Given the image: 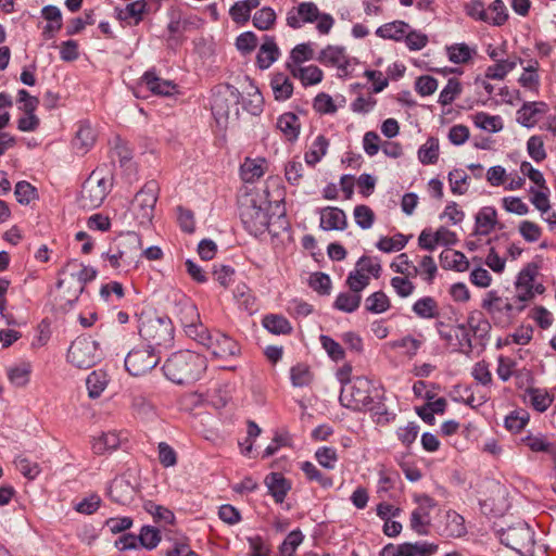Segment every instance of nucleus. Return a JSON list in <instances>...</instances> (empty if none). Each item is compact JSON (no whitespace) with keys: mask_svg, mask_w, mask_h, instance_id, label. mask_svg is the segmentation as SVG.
I'll use <instances>...</instances> for the list:
<instances>
[{"mask_svg":"<svg viewBox=\"0 0 556 556\" xmlns=\"http://www.w3.org/2000/svg\"><path fill=\"white\" fill-rule=\"evenodd\" d=\"M314 59V49L312 42L296 45L290 52L289 61L286 64L299 66L300 64Z\"/></svg>","mask_w":556,"mask_h":556,"instance_id":"51","label":"nucleus"},{"mask_svg":"<svg viewBox=\"0 0 556 556\" xmlns=\"http://www.w3.org/2000/svg\"><path fill=\"white\" fill-rule=\"evenodd\" d=\"M317 21V29L320 34H328L333 26V18L330 14L319 13L314 2H300L287 14V23L292 28H300L305 23Z\"/></svg>","mask_w":556,"mask_h":556,"instance_id":"6","label":"nucleus"},{"mask_svg":"<svg viewBox=\"0 0 556 556\" xmlns=\"http://www.w3.org/2000/svg\"><path fill=\"white\" fill-rule=\"evenodd\" d=\"M266 160L263 157L250 159L247 157L241 165V177L245 182H254L264 175V165Z\"/></svg>","mask_w":556,"mask_h":556,"instance_id":"34","label":"nucleus"},{"mask_svg":"<svg viewBox=\"0 0 556 556\" xmlns=\"http://www.w3.org/2000/svg\"><path fill=\"white\" fill-rule=\"evenodd\" d=\"M390 307V300L383 291L370 294L365 301L366 311L372 314L384 313Z\"/></svg>","mask_w":556,"mask_h":556,"instance_id":"54","label":"nucleus"},{"mask_svg":"<svg viewBox=\"0 0 556 556\" xmlns=\"http://www.w3.org/2000/svg\"><path fill=\"white\" fill-rule=\"evenodd\" d=\"M127 253H123L112 243L109 250L102 253V258L109 262L111 268L117 273L127 271L131 264L126 262Z\"/></svg>","mask_w":556,"mask_h":556,"instance_id":"43","label":"nucleus"},{"mask_svg":"<svg viewBox=\"0 0 556 556\" xmlns=\"http://www.w3.org/2000/svg\"><path fill=\"white\" fill-rule=\"evenodd\" d=\"M100 358L98 342L88 337L76 338L67 351V362L79 369L94 366Z\"/></svg>","mask_w":556,"mask_h":556,"instance_id":"11","label":"nucleus"},{"mask_svg":"<svg viewBox=\"0 0 556 556\" xmlns=\"http://www.w3.org/2000/svg\"><path fill=\"white\" fill-rule=\"evenodd\" d=\"M41 13L42 16L49 22L43 29V35L47 38H52L54 34L62 27L61 11L54 5H47L42 9Z\"/></svg>","mask_w":556,"mask_h":556,"instance_id":"42","label":"nucleus"},{"mask_svg":"<svg viewBox=\"0 0 556 556\" xmlns=\"http://www.w3.org/2000/svg\"><path fill=\"white\" fill-rule=\"evenodd\" d=\"M469 176L464 169L455 168L448 173V182L451 191L454 194L462 195L468 190Z\"/></svg>","mask_w":556,"mask_h":556,"instance_id":"56","label":"nucleus"},{"mask_svg":"<svg viewBox=\"0 0 556 556\" xmlns=\"http://www.w3.org/2000/svg\"><path fill=\"white\" fill-rule=\"evenodd\" d=\"M518 61L519 60L517 59H507L498 61L494 65H491L486 68L485 78L504 79L505 76L516 67Z\"/></svg>","mask_w":556,"mask_h":556,"instance_id":"52","label":"nucleus"},{"mask_svg":"<svg viewBox=\"0 0 556 556\" xmlns=\"http://www.w3.org/2000/svg\"><path fill=\"white\" fill-rule=\"evenodd\" d=\"M113 243L119 251L127 253L126 262L131 265L142 248L141 238L136 232H127Z\"/></svg>","mask_w":556,"mask_h":556,"instance_id":"23","label":"nucleus"},{"mask_svg":"<svg viewBox=\"0 0 556 556\" xmlns=\"http://www.w3.org/2000/svg\"><path fill=\"white\" fill-rule=\"evenodd\" d=\"M446 53L448 60L454 64H463L467 63L473 54H476V49L469 47L468 45L454 43L452 46L446 47Z\"/></svg>","mask_w":556,"mask_h":556,"instance_id":"46","label":"nucleus"},{"mask_svg":"<svg viewBox=\"0 0 556 556\" xmlns=\"http://www.w3.org/2000/svg\"><path fill=\"white\" fill-rule=\"evenodd\" d=\"M462 92V84L456 78H450L446 86L441 90L439 103L442 105L451 104Z\"/></svg>","mask_w":556,"mask_h":556,"instance_id":"62","label":"nucleus"},{"mask_svg":"<svg viewBox=\"0 0 556 556\" xmlns=\"http://www.w3.org/2000/svg\"><path fill=\"white\" fill-rule=\"evenodd\" d=\"M147 2H128L125 9L116 8L117 18L126 25H137L142 20Z\"/></svg>","mask_w":556,"mask_h":556,"instance_id":"29","label":"nucleus"},{"mask_svg":"<svg viewBox=\"0 0 556 556\" xmlns=\"http://www.w3.org/2000/svg\"><path fill=\"white\" fill-rule=\"evenodd\" d=\"M239 215L245 230L255 237L269 228L268 205L262 206L254 197H243L239 204Z\"/></svg>","mask_w":556,"mask_h":556,"instance_id":"5","label":"nucleus"},{"mask_svg":"<svg viewBox=\"0 0 556 556\" xmlns=\"http://www.w3.org/2000/svg\"><path fill=\"white\" fill-rule=\"evenodd\" d=\"M513 300L503 298L498 295L497 291L491 290L483 298L481 307L489 313L495 325L505 326L526 308V304L516 302L515 298Z\"/></svg>","mask_w":556,"mask_h":556,"instance_id":"3","label":"nucleus"},{"mask_svg":"<svg viewBox=\"0 0 556 556\" xmlns=\"http://www.w3.org/2000/svg\"><path fill=\"white\" fill-rule=\"evenodd\" d=\"M159 193L160 187L155 180L147 181L136 193L131 203V212L140 225L151 224Z\"/></svg>","mask_w":556,"mask_h":556,"instance_id":"9","label":"nucleus"},{"mask_svg":"<svg viewBox=\"0 0 556 556\" xmlns=\"http://www.w3.org/2000/svg\"><path fill=\"white\" fill-rule=\"evenodd\" d=\"M277 128L288 141L294 142L298 140L301 130L300 118L292 112L283 113L277 119Z\"/></svg>","mask_w":556,"mask_h":556,"instance_id":"25","label":"nucleus"},{"mask_svg":"<svg viewBox=\"0 0 556 556\" xmlns=\"http://www.w3.org/2000/svg\"><path fill=\"white\" fill-rule=\"evenodd\" d=\"M473 123L478 128L490 132H497L503 129L502 118L497 115H489L484 112H479L473 117Z\"/></svg>","mask_w":556,"mask_h":556,"instance_id":"53","label":"nucleus"},{"mask_svg":"<svg viewBox=\"0 0 556 556\" xmlns=\"http://www.w3.org/2000/svg\"><path fill=\"white\" fill-rule=\"evenodd\" d=\"M122 442L121 433L116 431L103 432L92 442V451L98 455L115 451Z\"/></svg>","mask_w":556,"mask_h":556,"instance_id":"27","label":"nucleus"},{"mask_svg":"<svg viewBox=\"0 0 556 556\" xmlns=\"http://www.w3.org/2000/svg\"><path fill=\"white\" fill-rule=\"evenodd\" d=\"M303 539L304 536L300 530L291 531L279 547L280 554L282 556H294V553Z\"/></svg>","mask_w":556,"mask_h":556,"instance_id":"64","label":"nucleus"},{"mask_svg":"<svg viewBox=\"0 0 556 556\" xmlns=\"http://www.w3.org/2000/svg\"><path fill=\"white\" fill-rule=\"evenodd\" d=\"M285 176L292 186H300L304 177V164L301 161H289L285 166Z\"/></svg>","mask_w":556,"mask_h":556,"instance_id":"63","label":"nucleus"},{"mask_svg":"<svg viewBox=\"0 0 556 556\" xmlns=\"http://www.w3.org/2000/svg\"><path fill=\"white\" fill-rule=\"evenodd\" d=\"M407 238L402 233H396L393 237H381L376 243V247L386 253L399 252L407 244Z\"/></svg>","mask_w":556,"mask_h":556,"instance_id":"57","label":"nucleus"},{"mask_svg":"<svg viewBox=\"0 0 556 556\" xmlns=\"http://www.w3.org/2000/svg\"><path fill=\"white\" fill-rule=\"evenodd\" d=\"M353 216L356 225L364 230L370 229L376 219L374 211L365 204L356 205L353 211Z\"/></svg>","mask_w":556,"mask_h":556,"instance_id":"60","label":"nucleus"},{"mask_svg":"<svg viewBox=\"0 0 556 556\" xmlns=\"http://www.w3.org/2000/svg\"><path fill=\"white\" fill-rule=\"evenodd\" d=\"M185 332L189 338L195 340L203 346L206 345L207 341L213 334V332L208 331V329L200 320H191V323L185 324Z\"/></svg>","mask_w":556,"mask_h":556,"instance_id":"55","label":"nucleus"},{"mask_svg":"<svg viewBox=\"0 0 556 556\" xmlns=\"http://www.w3.org/2000/svg\"><path fill=\"white\" fill-rule=\"evenodd\" d=\"M467 533L465 519L455 510H447L444 515L441 534L447 538H462Z\"/></svg>","mask_w":556,"mask_h":556,"instance_id":"20","label":"nucleus"},{"mask_svg":"<svg viewBox=\"0 0 556 556\" xmlns=\"http://www.w3.org/2000/svg\"><path fill=\"white\" fill-rule=\"evenodd\" d=\"M442 267L456 271H466L469 268V261L464 253L455 250H445L440 254Z\"/></svg>","mask_w":556,"mask_h":556,"instance_id":"32","label":"nucleus"},{"mask_svg":"<svg viewBox=\"0 0 556 556\" xmlns=\"http://www.w3.org/2000/svg\"><path fill=\"white\" fill-rule=\"evenodd\" d=\"M265 485L268 493L274 497L276 503H282L291 489L290 481L280 472H270L265 477Z\"/></svg>","mask_w":556,"mask_h":556,"instance_id":"19","label":"nucleus"},{"mask_svg":"<svg viewBox=\"0 0 556 556\" xmlns=\"http://www.w3.org/2000/svg\"><path fill=\"white\" fill-rule=\"evenodd\" d=\"M132 486L125 479H114L109 488V496L117 504L126 505L131 501Z\"/></svg>","mask_w":556,"mask_h":556,"instance_id":"31","label":"nucleus"},{"mask_svg":"<svg viewBox=\"0 0 556 556\" xmlns=\"http://www.w3.org/2000/svg\"><path fill=\"white\" fill-rule=\"evenodd\" d=\"M301 470L309 481H316L323 488L332 486V479L324 476L320 470L311 462H302L300 465Z\"/></svg>","mask_w":556,"mask_h":556,"instance_id":"59","label":"nucleus"},{"mask_svg":"<svg viewBox=\"0 0 556 556\" xmlns=\"http://www.w3.org/2000/svg\"><path fill=\"white\" fill-rule=\"evenodd\" d=\"M31 374V364L29 362H22L17 365L11 366L7 369L9 381L17 388H23L28 384Z\"/></svg>","mask_w":556,"mask_h":556,"instance_id":"36","label":"nucleus"},{"mask_svg":"<svg viewBox=\"0 0 556 556\" xmlns=\"http://www.w3.org/2000/svg\"><path fill=\"white\" fill-rule=\"evenodd\" d=\"M232 294L239 308L248 312L249 314H253L257 311L256 299L252 290L245 283H238L233 289Z\"/></svg>","mask_w":556,"mask_h":556,"instance_id":"28","label":"nucleus"},{"mask_svg":"<svg viewBox=\"0 0 556 556\" xmlns=\"http://www.w3.org/2000/svg\"><path fill=\"white\" fill-rule=\"evenodd\" d=\"M439 159V140L434 137L427 139L418 150V160L424 165L435 164Z\"/></svg>","mask_w":556,"mask_h":556,"instance_id":"48","label":"nucleus"},{"mask_svg":"<svg viewBox=\"0 0 556 556\" xmlns=\"http://www.w3.org/2000/svg\"><path fill=\"white\" fill-rule=\"evenodd\" d=\"M112 188V180L102 170H93L84 181L78 197V204L85 210L99 207Z\"/></svg>","mask_w":556,"mask_h":556,"instance_id":"4","label":"nucleus"},{"mask_svg":"<svg viewBox=\"0 0 556 556\" xmlns=\"http://www.w3.org/2000/svg\"><path fill=\"white\" fill-rule=\"evenodd\" d=\"M141 84L153 94L172 96L176 90V84L172 80L163 79L156 75L155 71H147L141 77Z\"/></svg>","mask_w":556,"mask_h":556,"instance_id":"17","label":"nucleus"},{"mask_svg":"<svg viewBox=\"0 0 556 556\" xmlns=\"http://www.w3.org/2000/svg\"><path fill=\"white\" fill-rule=\"evenodd\" d=\"M205 348L216 359L228 362L241 354L239 343L229 336L215 331L207 341Z\"/></svg>","mask_w":556,"mask_h":556,"instance_id":"14","label":"nucleus"},{"mask_svg":"<svg viewBox=\"0 0 556 556\" xmlns=\"http://www.w3.org/2000/svg\"><path fill=\"white\" fill-rule=\"evenodd\" d=\"M96 132L88 124H80L75 138L73 139V148L77 153L85 154L94 143Z\"/></svg>","mask_w":556,"mask_h":556,"instance_id":"26","label":"nucleus"},{"mask_svg":"<svg viewBox=\"0 0 556 556\" xmlns=\"http://www.w3.org/2000/svg\"><path fill=\"white\" fill-rule=\"evenodd\" d=\"M280 50L273 37L264 36V41L261 45L257 55L256 64L261 70H267L279 58Z\"/></svg>","mask_w":556,"mask_h":556,"instance_id":"21","label":"nucleus"},{"mask_svg":"<svg viewBox=\"0 0 556 556\" xmlns=\"http://www.w3.org/2000/svg\"><path fill=\"white\" fill-rule=\"evenodd\" d=\"M206 367L204 356L186 350L172 354L163 365V371L168 380L185 384L200 379Z\"/></svg>","mask_w":556,"mask_h":556,"instance_id":"1","label":"nucleus"},{"mask_svg":"<svg viewBox=\"0 0 556 556\" xmlns=\"http://www.w3.org/2000/svg\"><path fill=\"white\" fill-rule=\"evenodd\" d=\"M475 233L488 236L497 225V213L493 206H483L475 217Z\"/></svg>","mask_w":556,"mask_h":556,"instance_id":"22","label":"nucleus"},{"mask_svg":"<svg viewBox=\"0 0 556 556\" xmlns=\"http://www.w3.org/2000/svg\"><path fill=\"white\" fill-rule=\"evenodd\" d=\"M159 353L149 346L132 349L125 357V368L134 377L143 376L159 364Z\"/></svg>","mask_w":556,"mask_h":556,"instance_id":"12","label":"nucleus"},{"mask_svg":"<svg viewBox=\"0 0 556 556\" xmlns=\"http://www.w3.org/2000/svg\"><path fill=\"white\" fill-rule=\"evenodd\" d=\"M62 274L65 275V277L60 278L56 286L60 289L67 286L70 302L76 301L84 291L85 285L97 277V270L93 267L85 266L76 261L68 262L64 266Z\"/></svg>","mask_w":556,"mask_h":556,"instance_id":"7","label":"nucleus"},{"mask_svg":"<svg viewBox=\"0 0 556 556\" xmlns=\"http://www.w3.org/2000/svg\"><path fill=\"white\" fill-rule=\"evenodd\" d=\"M467 328L473 333V336L484 338L489 334L491 324L483 316L481 312H471L467 318Z\"/></svg>","mask_w":556,"mask_h":556,"instance_id":"47","label":"nucleus"},{"mask_svg":"<svg viewBox=\"0 0 556 556\" xmlns=\"http://www.w3.org/2000/svg\"><path fill=\"white\" fill-rule=\"evenodd\" d=\"M538 274V266L534 264H528L520 270L515 281L516 302L527 305L534 298L533 288Z\"/></svg>","mask_w":556,"mask_h":556,"instance_id":"15","label":"nucleus"},{"mask_svg":"<svg viewBox=\"0 0 556 556\" xmlns=\"http://www.w3.org/2000/svg\"><path fill=\"white\" fill-rule=\"evenodd\" d=\"M408 28L409 25L407 23L403 21H394L378 27L376 35L383 39L401 41L406 37Z\"/></svg>","mask_w":556,"mask_h":556,"instance_id":"33","label":"nucleus"},{"mask_svg":"<svg viewBox=\"0 0 556 556\" xmlns=\"http://www.w3.org/2000/svg\"><path fill=\"white\" fill-rule=\"evenodd\" d=\"M320 228L329 230H344L348 226L346 215L339 207L327 206L320 210Z\"/></svg>","mask_w":556,"mask_h":556,"instance_id":"18","label":"nucleus"},{"mask_svg":"<svg viewBox=\"0 0 556 556\" xmlns=\"http://www.w3.org/2000/svg\"><path fill=\"white\" fill-rule=\"evenodd\" d=\"M274 97L278 101H286L293 93V84L283 73H277L270 80Z\"/></svg>","mask_w":556,"mask_h":556,"instance_id":"35","label":"nucleus"},{"mask_svg":"<svg viewBox=\"0 0 556 556\" xmlns=\"http://www.w3.org/2000/svg\"><path fill=\"white\" fill-rule=\"evenodd\" d=\"M138 540L140 546L152 551L161 542L160 530L152 526H143L138 534Z\"/></svg>","mask_w":556,"mask_h":556,"instance_id":"58","label":"nucleus"},{"mask_svg":"<svg viewBox=\"0 0 556 556\" xmlns=\"http://www.w3.org/2000/svg\"><path fill=\"white\" fill-rule=\"evenodd\" d=\"M437 271V264L430 255L422 256L418 266L412 265V277L420 275L428 283L433 282Z\"/></svg>","mask_w":556,"mask_h":556,"instance_id":"45","label":"nucleus"},{"mask_svg":"<svg viewBox=\"0 0 556 556\" xmlns=\"http://www.w3.org/2000/svg\"><path fill=\"white\" fill-rule=\"evenodd\" d=\"M501 543L522 556H531L534 549V531L523 521L497 531Z\"/></svg>","mask_w":556,"mask_h":556,"instance_id":"8","label":"nucleus"},{"mask_svg":"<svg viewBox=\"0 0 556 556\" xmlns=\"http://www.w3.org/2000/svg\"><path fill=\"white\" fill-rule=\"evenodd\" d=\"M263 327L274 334H289L292 332L290 321L282 315L268 314L262 320Z\"/></svg>","mask_w":556,"mask_h":556,"instance_id":"39","label":"nucleus"},{"mask_svg":"<svg viewBox=\"0 0 556 556\" xmlns=\"http://www.w3.org/2000/svg\"><path fill=\"white\" fill-rule=\"evenodd\" d=\"M328 146L329 141L325 136H317L309 150L304 155L305 163L314 167L318 162H320L323 156L326 155Z\"/></svg>","mask_w":556,"mask_h":556,"instance_id":"44","label":"nucleus"},{"mask_svg":"<svg viewBox=\"0 0 556 556\" xmlns=\"http://www.w3.org/2000/svg\"><path fill=\"white\" fill-rule=\"evenodd\" d=\"M484 4V12L482 22L490 23L493 25H503L508 18L507 8L504 2H486Z\"/></svg>","mask_w":556,"mask_h":556,"instance_id":"37","label":"nucleus"},{"mask_svg":"<svg viewBox=\"0 0 556 556\" xmlns=\"http://www.w3.org/2000/svg\"><path fill=\"white\" fill-rule=\"evenodd\" d=\"M291 75L299 78L303 86L317 85L323 80V71L316 65L308 66H293L292 64H286Z\"/></svg>","mask_w":556,"mask_h":556,"instance_id":"24","label":"nucleus"},{"mask_svg":"<svg viewBox=\"0 0 556 556\" xmlns=\"http://www.w3.org/2000/svg\"><path fill=\"white\" fill-rule=\"evenodd\" d=\"M86 386L89 397H99L108 386L106 375L103 371H92L86 379Z\"/></svg>","mask_w":556,"mask_h":556,"instance_id":"50","label":"nucleus"},{"mask_svg":"<svg viewBox=\"0 0 556 556\" xmlns=\"http://www.w3.org/2000/svg\"><path fill=\"white\" fill-rule=\"evenodd\" d=\"M399 549L402 556H432L438 552L439 545L432 542L418 541L402 543Z\"/></svg>","mask_w":556,"mask_h":556,"instance_id":"30","label":"nucleus"},{"mask_svg":"<svg viewBox=\"0 0 556 556\" xmlns=\"http://www.w3.org/2000/svg\"><path fill=\"white\" fill-rule=\"evenodd\" d=\"M371 382L366 377H355L349 386L341 387L340 403L352 410H364L371 403Z\"/></svg>","mask_w":556,"mask_h":556,"instance_id":"10","label":"nucleus"},{"mask_svg":"<svg viewBox=\"0 0 556 556\" xmlns=\"http://www.w3.org/2000/svg\"><path fill=\"white\" fill-rule=\"evenodd\" d=\"M417 507L412 511L409 519L410 529L418 535H427L431 525V510L437 507V502L427 494L415 496Z\"/></svg>","mask_w":556,"mask_h":556,"instance_id":"13","label":"nucleus"},{"mask_svg":"<svg viewBox=\"0 0 556 556\" xmlns=\"http://www.w3.org/2000/svg\"><path fill=\"white\" fill-rule=\"evenodd\" d=\"M317 61L323 65L337 67L340 77H344L350 74L349 67L351 65V61L342 47L327 46L320 51L317 56Z\"/></svg>","mask_w":556,"mask_h":556,"instance_id":"16","label":"nucleus"},{"mask_svg":"<svg viewBox=\"0 0 556 556\" xmlns=\"http://www.w3.org/2000/svg\"><path fill=\"white\" fill-rule=\"evenodd\" d=\"M547 104L545 102H526L518 111L519 123L527 127H533L535 124L534 116L542 114L546 111Z\"/></svg>","mask_w":556,"mask_h":556,"instance_id":"38","label":"nucleus"},{"mask_svg":"<svg viewBox=\"0 0 556 556\" xmlns=\"http://www.w3.org/2000/svg\"><path fill=\"white\" fill-rule=\"evenodd\" d=\"M413 312L422 319H432L439 317V305L432 296L418 299L412 307Z\"/></svg>","mask_w":556,"mask_h":556,"instance_id":"40","label":"nucleus"},{"mask_svg":"<svg viewBox=\"0 0 556 556\" xmlns=\"http://www.w3.org/2000/svg\"><path fill=\"white\" fill-rule=\"evenodd\" d=\"M361 301L362 295L356 292H341L338 294L333 306L339 311L353 313L359 307Z\"/></svg>","mask_w":556,"mask_h":556,"instance_id":"49","label":"nucleus"},{"mask_svg":"<svg viewBox=\"0 0 556 556\" xmlns=\"http://www.w3.org/2000/svg\"><path fill=\"white\" fill-rule=\"evenodd\" d=\"M139 334L149 348L167 349L174 342V326L167 316L146 314L140 318Z\"/></svg>","mask_w":556,"mask_h":556,"instance_id":"2","label":"nucleus"},{"mask_svg":"<svg viewBox=\"0 0 556 556\" xmlns=\"http://www.w3.org/2000/svg\"><path fill=\"white\" fill-rule=\"evenodd\" d=\"M260 2H235L229 9V14L233 22L244 24L250 20L252 9H255Z\"/></svg>","mask_w":556,"mask_h":556,"instance_id":"61","label":"nucleus"},{"mask_svg":"<svg viewBox=\"0 0 556 556\" xmlns=\"http://www.w3.org/2000/svg\"><path fill=\"white\" fill-rule=\"evenodd\" d=\"M526 392L531 406L540 413L547 410L554 401V396L544 389L529 388Z\"/></svg>","mask_w":556,"mask_h":556,"instance_id":"41","label":"nucleus"}]
</instances>
